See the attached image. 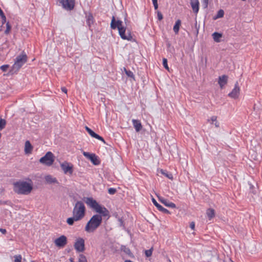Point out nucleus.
Listing matches in <instances>:
<instances>
[{"label":"nucleus","mask_w":262,"mask_h":262,"mask_svg":"<svg viewBox=\"0 0 262 262\" xmlns=\"http://www.w3.org/2000/svg\"><path fill=\"white\" fill-rule=\"evenodd\" d=\"M134 127H135L136 132H138L141 130L142 128V124L140 121L138 120L133 119L132 120Z\"/></svg>","instance_id":"20"},{"label":"nucleus","mask_w":262,"mask_h":262,"mask_svg":"<svg viewBox=\"0 0 262 262\" xmlns=\"http://www.w3.org/2000/svg\"><path fill=\"white\" fill-rule=\"evenodd\" d=\"M70 260L71 261V262H74V259L73 258H71L70 259Z\"/></svg>","instance_id":"51"},{"label":"nucleus","mask_w":262,"mask_h":262,"mask_svg":"<svg viewBox=\"0 0 262 262\" xmlns=\"http://www.w3.org/2000/svg\"><path fill=\"white\" fill-rule=\"evenodd\" d=\"M239 94V88L238 86V83L236 82L235 84L234 88L230 92L228 96L232 98H236L238 97Z\"/></svg>","instance_id":"13"},{"label":"nucleus","mask_w":262,"mask_h":262,"mask_svg":"<svg viewBox=\"0 0 262 262\" xmlns=\"http://www.w3.org/2000/svg\"><path fill=\"white\" fill-rule=\"evenodd\" d=\"M181 20L180 19H178L176 21V22L175 23V25L173 26V30L174 32L176 34L179 33V29H180V26H181Z\"/></svg>","instance_id":"22"},{"label":"nucleus","mask_w":262,"mask_h":262,"mask_svg":"<svg viewBox=\"0 0 262 262\" xmlns=\"http://www.w3.org/2000/svg\"><path fill=\"white\" fill-rule=\"evenodd\" d=\"M32 189V185L26 181H19L13 183V191L18 194H29Z\"/></svg>","instance_id":"2"},{"label":"nucleus","mask_w":262,"mask_h":262,"mask_svg":"<svg viewBox=\"0 0 262 262\" xmlns=\"http://www.w3.org/2000/svg\"><path fill=\"white\" fill-rule=\"evenodd\" d=\"M54 161V156L51 151H48L42 157H41L39 162L47 166H51L53 164Z\"/></svg>","instance_id":"6"},{"label":"nucleus","mask_w":262,"mask_h":262,"mask_svg":"<svg viewBox=\"0 0 262 262\" xmlns=\"http://www.w3.org/2000/svg\"><path fill=\"white\" fill-rule=\"evenodd\" d=\"M214 125H215L216 127H219V126H220V123L217 121H216L215 122Z\"/></svg>","instance_id":"49"},{"label":"nucleus","mask_w":262,"mask_h":262,"mask_svg":"<svg viewBox=\"0 0 262 262\" xmlns=\"http://www.w3.org/2000/svg\"><path fill=\"white\" fill-rule=\"evenodd\" d=\"M157 16H158V19L159 20H161L163 18V15H162V13L160 11L157 12Z\"/></svg>","instance_id":"40"},{"label":"nucleus","mask_w":262,"mask_h":262,"mask_svg":"<svg viewBox=\"0 0 262 262\" xmlns=\"http://www.w3.org/2000/svg\"><path fill=\"white\" fill-rule=\"evenodd\" d=\"M60 3L64 9L68 10L73 9L75 6V0H60Z\"/></svg>","instance_id":"10"},{"label":"nucleus","mask_w":262,"mask_h":262,"mask_svg":"<svg viewBox=\"0 0 262 262\" xmlns=\"http://www.w3.org/2000/svg\"><path fill=\"white\" fill-rule=\"evenodd\" d=\"M194 27L195 28H196V34H198V32H199V27H197V21H196V19L195 18V25H194Z\"/></svg>","instance_id":"45"},{"label":"nucleus","mask_w":262,"mask_h":262,"mask_svg":"<svg viewBox=\"0 0 262 262\" xmlns=\"http://www.w3.org/2000/svg\"><path fill=\"white\" fill-rule=\"evenodd\" d=\"M61 91H62V92H63V93H66V94H67V89H66V88H65V87H62V88H61Z\"/></svg>","instance_id":"46"},{"label":"nucleus","mask_w":262,"mask_h":262,"mask_svg":"<svg viewBox=\"0 0 262 262\" xmlns=\"http://www.w3.org/2000/svg\"><path fill=\"white\" fill-rule=\"evenodd\" d=\"M7 205L9 206H12V203L9 200L3 201H0V205Z\"/></svg>","instance_id":"32"},{"label":"nucleus","mask_w":262,"mask_h":262,"mask_svg":"<svg viewBox=\"0 0 262 262\" xmlns=\"http://www.w3.org/2000/svg\"><path fill=\"white\" fill-rule=\"evenodd\" d=\"M83 155L84 157L88 158L91 160L92 163L95 165H98L100 164V161L98 158V157L94 154H90L88 152L83 151Z\"/></svg>","instance_id":"8"},{"label":"nucleus","mask_w":262,"mask_h":262,"mask_svg":"<svg viewBox=\"0 0 262 262\" xmlns=\"http://www.w3.org/2000/svg\"><path fill=\"white\" fill-rule=\"evenodd\" d=\"M78 262H87L86 257L83 254H80Z\"/></svg>","instance_id":"31"},{"label":"nucleus","mask_w":262,"mask_h":262,"mask_svg":"<svg viewBox=\"0 0 262 262\" xmlns=\"http://www.w3.org/2000/svg\"><path fill=\"white\" fill-rule=\"evenodd\" d=\"M67 238L65 235H61L54 241L55 245L59 248L64 247L67 244Z\"/></svg>","instance_id":"9"},{"label":"nucleus","mask_w":262,"mask_h":262,"mask_svg":"<svg viewBox=\"0 0 262 262\" xmlns=\"http://www.w3.org/2000/svg\"><path fill=\"white\" fill-rule=\"evenodd\" d=\"M224 11L222 9H220L218 11L217 14L215 16L214 19H216L219 18H222L224 16Z\"/></svg>","instance_id":"28"},{"label":"nucleus","mask_w":262,"mask_h":262,"mask_svg":"<svg viewBox=\"0 0 262 262\" xmlns=\"http://www.w3.org/2000/svg\"><path fill=\"white\" fill-rule=\"evenodd\" d=\"M211 120L212 121V123L213 122H215L216 121H217V117L216 116H212L211 118Z\"/></svg>","instance_id":"44"},{"label":"nucleus","mask_w":262,"mask_h":262,"mask_svg":"<svg viewBox=\"0 0 262 262\" xmlns=\"http://www.w3.org/2000/svg\"><path fill=\"white\" fill-rule=\"evenodd\" d=\"M6 121L5 119L0 118V130L4 129L6 126Z\"/></svg>","instance_id":"30"},{"label":"nucleus","mask_w":262,"mask_h":262,"mask_svg":"<svg viewBox=\"0 0 262 262\" xmlns=\"http://www.w3.org/2000/svg\"><path fill=\"white\" fill-rule=\"evenodd\" d=\"M3 13H4V12H3V10L0 8V15L2 14Z\"/></svg>","instance_id":"50"},{"label":"nucleus","mask_w":262,"mask_h":262,"mask_svg":"<svg viewBox=\"0 0 262 262\" xmlns=\"http://www.w3.org/2000/svg\"><path fill=\"white\" fill-rule=\"evenodd\" d=\"M205 63L206 64L207 61V58H205Z\"/></svg>","instance_id":"53"},{"label":"nucleus","mask_w":262,"mask_h":262,"mask_svg":"<svg viewBox=\"0 0 262 262\" xmlns=\"http://www.w3.org/2000/svg\"><path fill=\"white\" fill-rule=\"evenodd\" d=\"M33 146L29 141H26L25 144V152L26 154H30L32 152Z\"/></svg>","instance_id":"19"},{"label":"nucleus","mask_w":262,"mask_h":262,"mask_svg":"<svg viewBox=\"0 0 262 262\" xmlns=\"http://www.w3.org/2000/svg\"><path fill=\"white\" fill-rule=\"evenodd\" d=\"M163 65L166 70L169 71V68L167 64V60L165 58L163 59Z\"/></svg>","instance_id":"36"},{"label":"nucleus","mask_w":262,"mask_h":262,"mask_svg":"<svg viewBox=\"0 0 262 262\" xmlns=\"http://www.w3.org/2000/svg\"><path fill=\"white\" fill-rule=\"evenodd\" d=\"M11 26L9 24V22L7 23V24H6V29L5 31V33L6 34H8L9 33L10 30H11Z\"/></svg>","instance_id":"33"},{"label":"nucleus","mask_w":262,"mask_h":262,"mask_svg":"<svg viewBox=\"0 0 262 262\" xmlns=\"http://www.w3.org/2000/svg\"><path fill=\"white\" fill-rule=\"evenodd\" d=\"M153 248H151L149 250H145V254L146 257H150L152 255Z\"/></svg>","instance_id":"34"},{"label":"nucleus","mask_w":262,"mask_h":262,"mask_svg":"<svg viewBox=\"0 0 262 262\" xmlns=\"http://www.w3.org/2000/svg\"><path fill=\"white\" fill-rule=\"evenodd\" d=\"M125 262H133V261H131L130 260H126L125 261Z\"/></svg>","instance_id":"52"},{"label":"nucleus","mask_w":262,"mask_h":262,"mask_svg":"<svg viewBox=\"0 0 262 262\" xmlns=\"http://www.w3.org/2000/svg\"><path fill=\"white\" fill-rule=\"evenodd\" d=\"M124 70L128 77L133 78L134 79H135L134 75L131 71L127 70L125 68H124Z\"/></svg>","instance_id":"29"},{"label":"nucleus","mask_w":262,"mask_h":262,"mask_svg":"<svg viewBox=\"0 0 262 262\" xmlns=\"http://www.w3.org/2000/svg\"><path fill=\"white\" fill-rule=\"evenodd\" d=\"M159 200L165 206L171 207L172 208H176V204L172 202H170L169 201H168L167 199H165L162 197H160L158 196Z\"/></svg>","instance_id":"14"},{"label":"nucleus","mask_w":262,"mask_h":262,"mask_svg":"<svg viewBox=\"0 0 262 262\" xmlns=\"http://www.w3.org/2000/svg\"><path fill=\"white\" fill-rule=\"evenodd\" d=\"M74 246L77 252H82L84 251L85 249L84 240L82 238L79 237L76 239Z\"/></svg>","instance_id":"7"},{"label":"nucleus","mask_w":262,"mask_h":262,"mask_svg":"<svg viewBox=\"0 0 262 262\" xmlns=\"http://www.w3.org/2000/svg\"><path fill=\"white\" fill-rule=\"evenodd\" d=\"M160 172L162 174L164 175L166 177L168 178V179L170 180H172L173 179V176L172 173H169L163 169H161Z\"/></svg>","instance_id":"27"},{"label":"nucleus","mask_w":262,"mask_h":262,"mask_svg":"<svg viewBox=\"0 0 262 262\" xmlns=\"http://www.w3.org/2000/svg\"><path fill=\"white\" fill-rule=\"evenodd\" d=\"M212 35L214 40L215 42H220L221 41L220 38L222 37V34L218 32H214L212 34Z\"/></svg>","instance_id":"23"},{"label":"nucleus","mask_w":262,"mask_h":262,"mask_svg":"<svg viewBox=\"0 0 262 262\" xmlns=\"http://www.w3.org/2000/svg\"><path fill=\"white\" fill-rule=\"evenodd\" d=\"M85 207L81 201H77L73 210V215L76 216L79 220H82L85 214Z\"/></svg>","instance_id":"4"},{"label":"nucleus","mask_w":262,"mask_h":262,"mask_svg":"<svg viewBox=\"0 0 262 262\" xmlns=\"http://www.w3.org/2000/svg\"><path fill=\"white\" fill-rule=\"evenodd\" d=\"M152 202L153 204L155 205V206L157 208V209L161 211L162 212L165 213V214H170V212L169 211H168L167 209L164 208L162 207L161 205H160L158 202L156 201V200L152 198Z\"/></svg>","instance_id":"15"},{"label":"nucleus","mask_w":262,"mask_h":262,"mask_svg":"<svg viewBox=\"0 0 262 262\" xmlns=\"http://www.w3.org/2000/svg\"><path fill=\"white\" fill-rule=\"evenodd\" d=\"M14 262H21V256L20 255H16L14 256Z\"/></svg>","instance_id":"35"},{"label":"nucleus","mask_w":262,"mask_h":262,"mask_svg":"<svg viewBox=\"0 0 262 262\" xmlns=\"http://www.w3.org/2000/svg\"><path fill=\"white\" fill-rule=\"evenodd\" d=\"M85 128L86 130L88 132V133L90 134V135L91 137H92L93 138H96V139H98L99 140L101 141L104 144L106 143L105 140H104V139L102 137H101L100 136H99L97 134L95 133L93 130H92L91 128H90L88 126H85Z\"/></svg>","instance_id":"12"},{"label":"nucleus","mask_w":262,"mask_h":262,"mask_svg":"<svg viewBox=\"0 0 262 262\" xmlns=\"http://www.w3.org/2000/svg\"><path fill=\"white\" fill-rule=\"evenodd\" d=\"M206 214L209 220H211L215 216V211L213 209L209 208L206 211Z\"/></svg>","instance_id":"21"},{"label":"nucleus","mask_w":262,"mask_h":262,"mask_svg":"<svg viewBox=\"0 0 262 262\" xmlns=\"http://www.w3.org/2000/svg\"><path fill=\"white\" fill-rule=\"evenodd\" d=\"M27 56L23 51L20 55L16 57L14 63L12 67L11 72H17L21 67L27 62Z\"/></svg>","instance_id":"5"},{"label":"nucleus","mask_w":262,"mask_h":262,"mask_svg":"<svg viewBox=\"0 0 262 262\" xmlns=\"http://www.w3.org/2000/svg\"><path fill=\"white\" fill-rule=\"evenodd\" d=\"M9 68V65L8 64H4L2 66H1L0 69L3 71L6 72L8 70Z\"/></svg>","instance_id":"38"},{"label":"nucleus","mask_w":262,"mask_h":262,"mask_svg":"<svg viewBox=\"0 0 262 262\" xmlns=\"http://www.w3.org/2000/svg\"><path fill=\"white\" fill-rule=\"evenodd\" d=\"M190 5L193 12L197 14L199 10V0H190Z\"/></svg>","instance_id":"16"},{"label":"nucleus","mask_w":262,"mask_h":262,"mask_svg":"<svg viewBox=\"0 0 262 262\" xmlns=\"http://www.w3.org/2000/svg\"><path fill=\"white\" fill-rule=\"evenodd\" d=\"M85 203L97 213L94 215L87 223L85 231L88 233L94 232L101 224L103 216H110L109 211L104 206H101L93 198H85Z\"/></svg>","instance_id":"1"},{"label":"nucleus","mask_w":262,"mask_h":262,"mask_svg":"<svg viewBox=\"0 0 262 262\" xmlns=\"http://www.w3.org/2000/svg\"><path fill=\"white\" fill-rule=\"evenodd\" d=\"M46 181L49 183H54L57 182L56 179L48 175L45 177Z\"/></svg>","instance_id":"26"},{"label":"nucleus","mask_w":262,"mask_h":262,"mask_svg":"<svg viewBox=\"0 0 262 262\" xmlns=\"http://www.w3.org/2000/svg\"><path fill=\"white\" fill-rule=\"evenodd\" d=\"M120 249L121 251H123L128 256H131L133 255L130 249L126 246L122 245Z\"/></svg>","instance_id":"25"},{"label":"nucleus","mask_w":262,"mask_h":262,"mask_svg":"<svg viewBox=\"0 0 262 262\" xmlns=\"http://www.w3.org/2000/svg\"><path fill=\"white\" fill-rule=\"evenodd\" d=\"M209 0H203V3L205 5V7H207Z\"/></svg>","instance_id":"47"},{"label":"nucleus","mask_w":262,"mask_h":262,"mask_svg":"<svg viewBox=\"0 0 262 262\" xmlns=\"http://www.w3.org/2000/svg\"><path fill=\"white\" fill-rule=\"evenodd\" d=\"M111 27L112 29H116L117 28L119 31V34L123 39L131 40L132 36L130 32H128L127 34H125L126 28L122 26V21L120 20H116L115 17L113 16Z\"/></svg>","instance_id":"3"},{"label":"nucleus","mask_w":262,"mask_h":262,"mask_svg":"<svg viewBox=\"0 0 262 262\" xmlns=\"http://www.w3.org/2000/svg\"><path fill=\"white\" fill-rule=\"evenodd\" d=\"M61 168L63 171L64 173H69L72 174L73 173V166L70 165L67 162H64L61 164Z\"/></svg>","instance_id":"11"},{"label":"nucleus","mask_w":262,"mask_h":262,"mask_svg":"<svg viewBox=\"0 0 262 262\" xmlns=\"http://www.w3.org/2000/svg\"><path fill=\"white\" fill-rule=\"evenodd\" d=\"M79 220L78 219H77V217L76 216H74L73 215V217H69L67 220V224L70 226L73 225L74 222L79 221Z\"/></svg>","instance_id":"24"},{"label":"nucleus","mask_w":262,"mask_h":262,"mask_svg":"<svg viewBox=\"0 0 262 262\" xmlns=\"http://www.w3.org/2000/svg\"><path fill=\"white\" fill-rule=\"evenodd\" d=\"M152 3L154 6V8L155 10H157L158 8V1L157 0H152Z\"/></svg>","instance_id":"41"},{"label":"nucleus","mask_w":262,"mask_h":262,"mask_svg":"<svg viewBox=\"0 0 262 262\" xmlns=\"http://www.w3.org/2000/svg\"><path fill=\"white\" fill-rule=\"evenodd\" d=\"M119 224H120V226H123V227L124 226V222L122 219H119Z\"/></svg>","instance_id":"43"},{"label":"nucleus","mask_w":262,"mask_h":262,"mask_svg":"<svg viewBox=\"0 0 262 262\" xmlns=\"http://www.w3.org/2000/svg\"><path fill=\"white\" fill-rule=\"evenodd\" d=\"M228 78V76L226 75H223L219 77L218 83L221 88H223V86L227 84Z\"/></svg>","instance_id":"17"},{"label":"nucleus","mask_w":262,"mask_h":262,"mask_svg":"<svg viewBox=\"0 0 262 262\" xmlns=\"http://www.w3.org/2000/svg\"><path fill=\"white\" fill-rule=\"evenodd\" d=\"M0 231L3 234L6 233V230L5 229L0 228Z\"/></svg>","instance_id":"48"},{"label":"nucleus","mask_w":262,"mask_h":262,"mask_svg":"<svg viewBox=\"0 0 262 262\" xmlns=\"http://www.w3.org/2000/svg\"><path fill=\"white\" fill-rule=\"evenodd\" d=\"M117 190L114 188H110L108 189V192L110 194H114L116 192Z\"/></svg>","instance_id":"37"},{"label":"nucleus","mask_w":262,"mask_h":262,"mask_svg":"<svg viewBox=\"0 0 262 262\" xmlns=\"http://www.w3.org/2000/svg\"><path fill=\"white\" fill-rule=\"evenodd\" d=\"M86 15V21L88 26L90 28L91 25L93 24L94 18L91 13H85Z\"/></svg>","instance_id":"18"},{"label":"nucleus","mask_w":262,"mask_h":262,"mask_svg":"<svg viewBox=\"0 0 262 262\" xmlns=\"http://www.w3.org/2000/svg\"><path fill=\"white\" fill-rule=\"evenodd\" d=\"M190 227L191 229L192 230H194V228H195V223L194 222H192L190 223Z\"/></svg>","instance_id":"42"},{"label":"nucleus","mask_w":262,"mask_h":262,"mask_svg":"<svg viewBox=\"0 0 262 262\" xmlns=\"http://www.w3.org/2000/svg\"><path fill=\"white\" fill-rule=\"evenodd\" d=\"M169 260V262H171L170 260Z\"/></svg>","instance_id":"54"},{"label":"nucleus","mask_w":262,"mask_h":262,"mask_svg":"<svg viewBox=\"0 0 262 262\" xmlns=\"http://www.w3.org/2000/svg\"><path fill=\"white\" fill-rule=\"evenodd\" d=\"M2 19V24H4L6 22V17L4 14V13L1 15H0Z\"/></svg>","instance_id":"39"}]
</instances>
